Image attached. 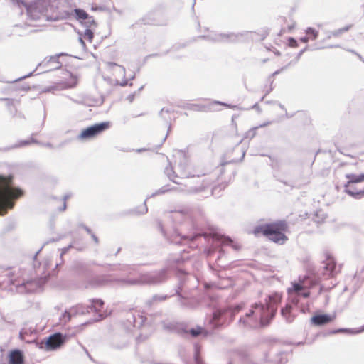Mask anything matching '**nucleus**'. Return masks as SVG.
Listing matches in <instances>:
<instances>
[{
	"label": "nucleus",
	"instance_id": "nucleus-2",
	"mask_svg": "<svg viewBox=\"0 0 364 364\" xmlns=\"http://www.w3.org/2000/svg\"><path fill=\"white\" fill-rule=\"evenodd\" d=\"M205 296L208 297L210 304L209 307L213 308V311L211 316L206 321V327L196 326L195 328H188L186 324V332L183 333V338H197L199 336L206 337L210 334L208 328L211 330H217L223 328L230 323L234 319L235 316L239 313L244 307L242 304H237L232 306H228L224 308H218L216 305V299L215 296L206 293Z\"/></svg>",
	"mask_w": 364,
	"mask_h": 364
},
{
	"label": "nucleus",
	"instance_id": "nucleus-31",
	"mask_svg": "<svg viewBox=\"0 0 364 364\" xmlns=\"http://www.w3.org/2000/svg\"><path fill=\"white\" fill-rule=\"evenodd\" d=\"M110 346L112 348L119 350L125 348L128 346V342L126 340H122L120 341L114 340L112 341Z\"/></svg>",
	"mask_w": 364,
	"mask_h": 364
},
{
	"label": "nucleus",
	"instance_id": "nucleus-61",
	"mask_svg": "<svg viewBox=\"0 0 364 364\" xmlns=\"http://www.w3.org/2000/svg\"><path fill=\"white\" fill-rule=\"evenodd\" d=\"M67 208L66 202H63V204L61 207H60L58 209L60 211H64Z\"/></svg>",
	"mask_w": 364,
	"mask_h": 364
},
{
	"label": "nucleus",
	"instance_id": "nucleus-55",
	"mask_svg": "<svg viewBox=\"0 0 364 364\" xmlns=\"http://www.w3.org/2000/svg\"><path fill=\"white\" fill-rule=\"evenodd\" d=\"M306 49H307V48L306 47V48H304V49H302V50H301L299 51V53L297 54V55L296 57V61H298L300 59L301 56L303 55V53L305 52V50Z\"/></svg>",
	"mask_w": 364,
	"mask_h": 364
},
{
	"label": "nucleus",
	"instance_id": "nucleus-32",
	"mask_svg": "<svg viewBox=\"0 0 364 364\" xmlns=\"http://www.w3.org/2000/svg\"><path fill=\"white\" fill-rule=\"evenodd\" d=\"M352 26H353L351 24H349V25L344 26L343 28L331 31L330 33V35L328 36V37L330 38L331 35L333 36H335V37H338V36H341V34H343V33L348 31L352 28Z\"/></svg>",
	"mask_w": 364,
	"mask_h": 364
},
{
	"label": "nucleus",
	"instance_id": "nucleus-4",
	"mask_svg": "<svg viewBox=\"0 0 364 364\" xmlns=\"http://www.w3.org/2000/svg\"><path fill=\"white\" fill-rule=\"evenodd\" d=\"M318 282V277L313 273H307L298 282H291V287L287 289L288 303L281 309V315L287 323H291L294 319V315L291 313L294 308L299 309L302 313L306 311V307L303 304L300 305L301 300L309 296V289L316 285Z\"/></svg>",
	"mask_w": 364,
	"mask_h": 364
},
{
	"label": "nucleus",
	"instance_id": "nucleus-34",
	"mask_svg": "<svg viewBox=\"0 0 364 364\" xmlns=\"http://www.w3.org/2000/svg\"><path fill=\"white\" fill-rule=\"evenodd\" d=\"M220 33L215 34L214 36H200L199 38L206 39L210 41L216 42V43H223V40H220Z\"/></svg>",
	"mask_w": 364,
	"mask_h": 364
},
{
	"label": "nucleus",
	"instance_id": "nucleus-1",
	"mask_svg": "<svg viewBox=\"0 0 364 364\" xmlns=\"http://www.w3.org/2000/svg\"><path fill=\"white\" fill-rule=\"evenodd\" d=\"M184 261L185 259L181 257L170 259L168 260L166 268L154 272L141 274L135 279H119L114 281L122 285L129 286L158 285L167 280L168 270H174L178 279L173 294L177 296V302L182 309H195L199 305L200 300L194 294L184 289L187 273L180 267Z\"/></svg>",
	"mask_w": 364,
	"mask_h": 364
},
{
	"label": "nucleus",
	"instance_id": "nucleus-8",
	"mask_svg": "<svg viewBox=\"0 0 364 364\" xmlns=\"http://www.w3.org/2000/svg\"><path fill=\"white\" fill-rule=\"evenodd\" d=\"M323 258V259L320 262V292L329 290L336 285L333 281L326 284L322 283V280L333 279L341 269V266L337 265L335 258L329 252L325 251Z\"/></svg>",
	"mask_w": 364,
	"mask_h": 364
},
{
	"label": "nucleus",
	"instance_id": "nucleus-57",
	"mask_svg": "<svg viewBox=\"0 0 364 364\" xmlns=\"http://www.w3.org/2000/svg\"><path fill=\"white\" fill-rule=\"evenodd\" d=\"M128 81H129V80H127V79H125V80H122V82L120 83V85L122 87H125V86H127V85L132 86V83H129V84Z\"/></svg>",
	"mask_w": 364,
	"mask_h": 364
},
{
	"label": "nucleus",
	"instance_id": "nucleus-30",
	"mask_svg": "<svg viewBox=\"0 0 364 364\" xmlns=\"http://www.w3.org/2000/svg\"><path fill=\"white\" fill-rule=\"evenodd\" d=\"M168 298L166 295H154L151 299L146 301V304L149 306H152L154 303L165 301Z\"/></svg>",
	"mask_w": 364,
	"mask_h": 364
},
{
	"label": "nucleus",
	"instance_id": "nucleus-6",
	"mask_svg": "<svg viewBox=\"0 0 364 364\" xmlns=\"http://www.w3.org/2000/svg\"><path fill=\"white\" fill-rule=\"evenodd\" d=\"M13 178L0 175V208L12 209L15 201L23 195V191L14 186Z\"/></svg>",
	"mask_w": 364,
	"mask_h": 364
},
{
	"label": "nucleus",
	"instance_id": "nucleus-9",
	"mask_svg": "<svg viewBox=\"0 0 364 364\" xmlns=\"http://www.w3.org/2000/svg\"><path fill=\"white\" fill-rule=\"evenodd\" d=\"M348 181L344 184V191L352 198L359 200L364 197V173H346Z\"/></svg>",
	"mask_w": 364,
	"mask_h": 364
},
{
	"label": "nucleus",
	"instance_id": "nucleus-44",
	"mask_svg": "<svg viewBox=\"0 0 364 364\" xmlns=\"http://www.w3.org/2000/svg\"><path fill=\"white\" fill-rule=\"evenodd\" d=\"M33 72H34V71L31 72V73H29L28 74H27V75H24V76H22V77H18V78H17V79H15V80H14L7 81L6 82H7V83H14V82H16L21 81V80H23V79L26 78V77H28L32 76V75H33Z\"/></svg>",
	"mask_w": 364,
	"mask_h": 364
},
{
	"label": "nucleus",
	"instance_id": "nucleus-62",
	"mask_svg": "<svg viewBox=\"0 0 364 364\" xmlns=\"http://www.w3.org/2000/svg\"><path fill=\"white\" fill-rule=\"evenodd\" d=\"M78 40H79V42L80 43L81 46H82V48H85V46H86L85 43L81 36L79 37Z\"/></svg>",
	"mask_w": 364,
	"mask_h": 364
},
{
	"label": "nucleus",
	"instance_id": "nucleus-43",
	"mask_svg": "<svg viewBox=\"0 0 364 364\" xmlns=\"http://www.w3.org/2000/svg\"><path fill=\"white\" fill-rule=\"evenodd\" d=\"M318 336V333H315L313 334V338L310 337L309 336V334H307L306 337V339H305V341H304V343L306 344H311L313 343V341H314V339Z\"/></svg>",
	"mask_w": 364,
	"mask_h": 364
},
{
	"label": "nucleus",
	"instance_id": "nucleus-56",
	"mask_svg": "<svg viewBox=\"0 0 364 364\" xmlns=\"http://www.w3.org/2000/svg\"><path fill=\"white\" fill-rule=\"evenodd\" d=\"M72 247L71 245H68V247H64L63 250H62V252L60 254V258L62 259V257L64 254L67 253V252L69 250V249Z\"/></svg>",
	"mask_w": 364,
	"mask_h": 364
},
{
	"label": "nucleus",
	"instance_id": "nucleus-48",
	"mask_svg": "<svg viewBox=\"0 0 364 364\" xmlns=\"http://www.w3.org/2000/svg\"><path fill=\"white\" fill-rule=\"evenodd\" d=\"M58 240H55V239H52L50 240V242H55L57 241ZM49 241H48L47 242L44 243L43 245L36 252V254L34 255L33 256V260H36V258H37V256L39 254V252L41 251V250L43 249V247L47 244L48 243Z\"/></svg>",
	"mask_w": 364,
	"mask_h": 364
},
{
	"label": "nucleus",
	"instance_id": "nucleus-49",
	"mask_svg": "<svg viewBox=\"0 0 364 364\" xmlns=\"http://www.w3.org/2000/svg\"><path fill=\"white\" fill-rule=\"evenodd\" d=\"M79 226H80V227H81L82 228H83V229L86 231V232H87V234H89L90 235H91L92 234H93V232H92V230H91L89 227H87V225H85V224L81 223V224H80V225H79Z\"/></svg>",
	"mask_w": 364,
	"mask_h": 364
},
{
	"label": "nucleus",
	"instance_id": "nucleus-25",
	"mask_svg": "<svg viewBox=\"0 0 364 364\" xmlns=\"http://www.w3.org/2000/svg\"><path fill=\"white\" fill-rule=\"evenodd\" d=\"M336 317V314H331L322 313L320 311V326L328 324L334 321Z\"/></svg>",
	"mask_w": 364,
	"mask_h": 364
},
{
	"label": "nucleus",
	"instance_id": "nucleus-22",
	"mask_svg": "<svg viewBox=\"0 0 364 364\" xmlns=\"http://www.w3.org/2000/svg\"><path fill=\"white\" fill-rule=\"evenodd\" d=\"M187 109L196 112H212L214 110L213 102L210 104H190L187 106Z\"/></svg>",
	"mask_w": 364,
	"mask_h": 364
},
{
	"label": "nucleus",
	"instance_id": "nucleus-19",
	"mask_svg": "<svg viewBox=\"0 0 364 364\" xmlns=\"http://www.w3.org/2000/svg\"><path fill=\"white\" fill-rule=\"evenodd\" d=\"M8 364H24L23 352L18 349L14 348L9 351L8 355Z\"/></svg>",
	"mask_w": 364,
	"mask_h": 364
},
{
	"label": "nucleus",
	"instance_id": "nucleus-11",
	"mask_svg": "<svg viewBox=\"0 0 364 364\" xmlns=\"http://www.w3.org/2000/svg\"><path fill=\"white\" fill-rule=\"evenodd\" d=\"M110 127L111 122L108 121L95 123L82 129L77 136V139L81 141L90 140L109 129Z\"/></svg>",
	"mask_w": 364,
	"mask_h": 364
},
{
	"label": "nucleus",
	"instance_id": "nucleus-24",
	"mask_svg": "<svg viewBox=\"0 0 364 364\" xmlns=\"http://www.w3.org/2000/svg\"><path fill=\"white\" fill-rule=\"evenodd\" d=\"M215 242L217 246L220 245H230L232 246L235 250H237L238 247L233 244V241L229 237L220 236L215 238Z\"/></svg>",
	"mask_w": 364,
	"mask_h": 364
},
{
	"label": "nucleus",
	"instance_id": "nucleus-28",
	"mask_svg": "<svg viewBox=\"0 0 364 364\" xmlns=\"http://www.w3.org/2000/svg\"><path fill=\"white\" fill-rule=\"evenodd\" d=\"M31 143L40 144L39 141H38L36 139H33V138L31 140H28V139L21 140L18 143L15 144L13 146H11V147L8 148L7 150L11 149H16V148H19V147L26 146L31 144Z\"/></svg>",
	"mask_w": 364,
	"mask_h": 364
},
{
	"label": "nucleus",
	"instance_id": "nucleus-54",
	"mask_svg": "<svg viewBox=\"0 0 364 364\" xmlns=\"http://www.w3.org/2000/svg\"><path fill=\"white\" fill-rule=\"evenodd\" d=\"M92 11H102L105 10V6H92Z\"/></svg>",
	"mask_w": 364,
	"mask_h": 364
},
{
	"label": "nucleus",
	"instance_id": "nucleus-38",
	"mask_svg": "<svg viewBox=\"0 0 364 364\" xmlns=\"http://www.w3.org/2000/svg\"><path fill=\"white\" fill-rule=\"evenodd\" d=\"M77 78L71 74L69 81L66 82L67 87H68V88L75 87L77 85Z\"/></svg>",
	"mask_w": 364,
	"mask_h": 364
},
{
	"label": "nucleus",
	"instance_id": "nucleus-35",
	"mask_svg": "<svg viewBox=\"0 0 364 364\" xmlns=\"http://www.w3.org/2000/svg\"><path fill=\"white\" fill-rule=\"evenodd\" d=\"M213 106L215 105H222V106H224L227 108L232 109H239V107L237 105H233L228 104V103L221 102L219 100L213 101Z\"/></svg>",
	"mask_w": 364,
	"mask_h": 364
},
{
	"label": "nucleus",
	"instance_id": "nucleus-52",
	"mask_svg": "<svg viewBox=\"0 0 364 364\" xmlns=\"http://www.w3.org/2000/svg\"><path fill=\"white\" fill-rule=\"evenodd\" d=\"M147 338L146 336L139 335L136 337V340L138 343L144 341Z\"/></svg>",
	"mask_w": 364,
	"mask_h": 364
},
{
	"label": "nucleus",
	"instance_id": "nucleus-53",
	"mask_svg": "<svg viewBox=\"0 0 364 364\" xmlns=\"http://www.w3.org/2000/svg\"><path fill=\"white\" fill-rule=\"evenodd\" d=\"M136 94V92H134V93H132L130 95H129L127 97V100L130 102L132 103L134 100V98H135V95Z\"/></svg>",
	"mask_w": 364,
	"mask_h": 364
},
{
	"label": "nucleus",
	"instance_id": "nucleus-47",
	"mask_svg": "<svg viewBox=\"0 0 364 364\" xmlns=\"http://www.w3.org/2000/svg\"><path fill=\"white\" fill-rule=\"evenodd\" d=\"M168 53V50H166V52L161 53H152V54L148 55L146 57V58L147 59V58H154V57H161V56L166 55Z\"/></svg>",
	"mask_w": 364,
	"mask_h": 364
},
{
	"label": "nucleus",
	"instance_id": "nucleus-14",
	"mask_svg": "<svg viewBox=\"0 0 364 364\" xmlns=\"http://www.w3.org/2000/svg\"><path fill=\"white\" fill-rule=\"evenodd\" d=\"M66 55H68V54L65 53H60L49 58H46L38 64L37 68H43V70L41 71V73H48L58 70L62 67V63L59 61V58Z\"/></svg>",
	"mask_w": 364,
	"mask_h": 364
},
{
	"label": "nucleus",
	"instance_id": "nucleus-46",
	"mask_svg": "<svg viewBox=\"0 0 364 364\" xmlns=\"http://www.w3.org/2000/svg\"><path fill=\"white\" fill-rule=\"evenodd\" d=\"M288 45L290 47L296 48V47L298 46V42H297V41L294 38L289 37L288 38Z\"/></svg>",
	"mask_w": 364,
	"mask_h": 364
},
{
	"label": "nucleus",
	"instance_id": "nucleus-5",
	"mask_svg": "<svg viewBox=\"0 0 364 364\" xmlns=\"http://www.w3.org/2000/svg\"><path fill=\"white\" fill-rule=\"evenodd\" d=\"M90 304L85 305L82 304H78L75 306L70 307L69 309L65 310L64 314L60 318V322L66 323L69 322L73 316L77 315H85L92 311L96 313L97 318L93 319L92 321H87L85 323L87 325L92 322H97L102 321L107 316V314L101 312V309L105 305V301L101 299H90Z\"/></svg>",
	"mask_w": 364,
	"mask_h": 364
},
{
	"label": "nucleus",
	"instance_id": "nucleus-64",
	"mask_svg": "<svg viewBox=\"0 0 364 364\" xmlns=\"http://www.w3.org/2000/svg\"><path fill=\"white\" fill-rule=\"evenodd\" d=\"M132 269V267L129 266V265H123L122 267L121 268L122 270H129V269Z\"/></svg>",
	"mask_w": 364,
	"mask_h": 364
},
{
	"label": "nucleus",
	"instance_id": "nucleus-20",
	"mask_svg": "<svg viewBox=\"0 0 364 364\" xmlns=\"http://www.w3.org/2000/svg\"><path fill=\"white\" fill-rule=\"evenodd\" d=\"M158 225L164 237L171 243L180 245L183 240H187L186 236H182L176 232L173 233L171 236H168L164 231L161 222H159Z\"/></svg>",
	"mask_w": 364,
	"mask_h": 364
},
{
	"label": "nucleus",
	"instance_id": "nucleus-7",
	"mask_svg": "<svg viewBox=\"0 0 364 364\" xmlns=\"http://www.w3.org/2000/svg\"><path fill=\"white\" fill-rule=\"evenodd\" d=\"M288 225L285 220H277L272 223L257 225L254 228V234H262L271 241L277 244H284L287 240L284 232Z\"/></svg>",
	"mask_w": 364,
	"mask_h": 364
},
{
	"label": "nucleus",
	"instance_id": "nucleus-37",
	"mask_svg": "<svg viewBox=\"0 0 364 364\" xmlns=\"http://www.w3.org/2000/svg\"><path fill=\"white\" fill-rule=\"evenodd\" d=\"M82 23L85 26L86 28H90V27H91L92 26H97L96 21H95L93 17L91 16H89L88 18H87V19L82 22Z\"/></svg>",
	"mask_w": 364,
	"mask_h": 364
},
{
	"label": "nucleus",
	"instance_id": "nucleus-58",
	"mask_svg": "<svg viewBox=\"0 0 364 364\" xmlns=\"http://www.w3.org/2000/svg\"><path fill=\"white\" fill-rule=\"evenodd\" d=\"M90 236L92 238V240L95 244H97V245L99 244V239L94 233L92 234Z\"/></svg>",
	"mask_w": 364,
	"mask_h": 364
},
{
	"label": "nucleus",
	"instance_id": "nucleus-40",
	"mask_svg": "<svg viewBox=\"0 0 364 364\" xmlns=\"http://www.w3.org/2000/svg\"><path fill=\"white\" fill-rule=\"evenodd\" d=\"M291 63H289L288 65H287L286 66L284 67H282V68L280 69H278L276 71H274L269 77V80L270 81L271 84L273 83V80H272V77H273L274 76H276L279 74H280L283 70H284L289 65H290Z\"/></svg>",
	"mask_w": 364,
	"mask_h": 364
},
{
	"label": "nucleus",
	"instance_id": "nucleus-26",
	"mask_svg": "<svg viewBox=\"0 0 364 364\" xmlns=\"http://www.w3.org/2000/svg\"><path fill=\"white\" fill-rule=\"evenodd\" d=\"M73 14L75 18L82 23L90 16L84 9L80 8L75 9L73 11Z\"/></svg>",
	"mask_w": 364,
	"mask_h": 364
},
{
	"label": "nucleus",
	"instance_id": "nucleus-27",
	"mask_svg": "<svg viewBox=\"0 0 364 364\" xmlns=\"http://www.w3.org/2000/svg\"><path fill=\"white\" fill-rule=\"evenodd\" d=\"M193 360L194 364H204L201 357V346L197 343L194 344Z\"/></svg>",
	"mask_w": 364,
	"mask_h": 364
},
{
	"label": "nucleus",
	"instance_id": "nucleus-21",
	"mask_svg": "<svg viewBox=\"0 0 364 364\" xmlns=\"http://www.w3.org/2000/svg\"><path fill=\"white\" fill-rule=\"evenodd\" d=\"M361 327L358 328H336L328 332H321L320 331V336H327L329 335L336 334V333H346V334H358L363 333V331H360Z\"/></svg>",
	"mask_w": 364,
	"mask_h": 364
},
{
	"label": "nucleus",
	"instance_id": "nucleus-45",
	"mask_svg": "<svg viewBox=\"0 0 364 364\" xmlns=\"http://www.w3.org/2000/svg\"><path fill=\"white\" fill-rule=\"evenodd\" d=\"M110 282H111V280H109L107 278H105V277L97 278L95 279V282L98 285H103V284L109 283Z\"/></svg>",
	"mask_w": 364,
	"mask_h": 364
},
{
	"label": "nucleus",
	"instance_id": "nucleus-12",
	"mask_svg": "<svg viewBox=\"0 0 364 364\" xmlns=\"http://www.w3.org/2000/svg\"><path fill=\"white\" fill-rule=\"evenodd\" d=\"M48 5V0H31L30 3L24 1V4H21L28 16L34 21L40 18L41 14L47 11Z\"/></svg>",
	"mask_w": 364,
	"mask_h": 364
},
{
	"label": "nucleus",
	"instance_id": "nucleus-39",
	"mask_svg": "<svg viewBox=\"0 0 364 364\" xmlns=\"http://www.w3.org/2000/svg\"><path fill=\"white\" fill-rule=\"evenodd\" d=\"M84 37L87 38L90 42H92L94 38V33L90 28H85L84 31Z\"/></svg>",
	"mask_w": 364,
	"mask_h": 364
},
{
	"label": "nucleus",
	"instance_id": "nucleus-10",
	"mask_svg": "<svg viewBox=\"0 0 364 364\" xmlns=\"http://www.w3.org/2000/svg\"><path fill=\"white\" fill-rule=\"evenodd\" d=\"M68 338L67 335L57 332L38 342L36 346L40 349L53 351L60 349L65 344Z\"/></svg>",
	"mask_w": 364,
	"mask_h": 364
},
{
	"label": "nucleus",
	"instance_id": "nucleus-17",
	"mask_svg": "<svg viewBox=\"0 0 364 364\" xmlns=\"http://www.w3.org/2000/svg\"><path fill=\"white\" fill-rule=\"evenodd\" d=\"M178 170L181 175V178H189L191 176V173L187 171L188 168V159L186 154L182 151L178 152Z\"/></svg>",
	"mask_w": 364,
	"mask_h": 364
},
{
	"label": "nucleus",
	"instance_id": "nucleus-59",
	"mask_svg": "<svg viewBox=\"0 0 364 364\" xmlns=\"http://www.w3.org/2000/svg\"><path fill=\"white\" fill-rule=\"evenodd\" d=\"M272 90H273V87H272V86L271 85L269 89H267V90L266 91L264 95L262 97L261 100H263L264 97L267 96L270 92H272Z\"/></svg>",
	"mask_w": 364,
	"mask_h": 364
},
{
	"label": "nucleus",
	"instance_id": "nucleus-63",
	"mask_svg": "<svg viewBox=\"0 0 364 364\" xmlns=\"http://www.w3.org/2000/svg\"><path fill=\"white\" fill-rule=\"evenodd\" d=\"M301 41L303 42V43H307L308 41L309 40V38H308V36L306 35L304 37H301L300 38Z\"/></svg>",
	"mask_w": 364,
	"mask_h": 364
},
{
	"label": "nucleus",
	"instance_id": "nucleus-60",
	"mask_svg": "<svg viewBox=\"0 0 364 364\" xmlns=\"http://www.w3.org/2000/svg\"><path fill=\"white\" fill-rule=\"evenodd\" d=\"M218 253H219V256L218 257V259H220V257L224 255L225 254V251L223 249L220 248L219 250H218Z\"/></svg>",
	"mask_w": 364,
	"mask_h": 364
},
{
	"label": "nucleus",
	"instance_id": "nucleus-15",
	"mask_svg": "<svg viewBox=\"0 0 364 364\" xmlns=\"http://www.w3.org/2000/svg\"><path fill=\"white\" fill-rule=\"evenodd\" d=\"M247 31L239 33H220V40H223V43H237L245 42L247 39Z\"/></svg>",
	"mask_w": 364,
	"mask_h": 364
},
{
	"label": "nucleus",
	"instance_id": "nucleus-13",
	"mask_svg": "<svg viewBox=\"0 0 364 364\" xmlns=\"http://www.w3.org/2000/svg\"><path fill=\"white\" fill-rule=\"evenodd\" d=\"M168 191L183 192V191H185V190L181 188H179V187L171 186L168 184V185H165L163 187H161V188H159V190L156 191L154 193H151V195L150 196L147 197L146 199L144 200V204H143L142 206L138 207L136 209L129 210V213H130V214H140V215H143V214L146 213L148 212V208H147V205H146V200L149 198L154 197V196H156L157 195H161V194H164V193H167Z\"/></svg>",
	"mask_w": 364,
	"mask_h": 364
},
{
	"label": "nucleus",
	"instance_id": "nucleus-3",
	"mask_svg": "<svg viewBox=\"0 0 364 364\" xmlns=\"http://www.w3.org/2000/svg\"><path fill=\"white\" fill-rule=\"evenodd\" d=\"M278 294L269 295L266 303H255L245 316H241L238 325L248 328H264L269 325L277 314V306L281 302Z\"/></svg>",
	"mask_w": 364,
	"mask_h": 364
},
{
	"label": "nucleus",
	"instance_id": "nucleus-33",
	"mask_svg": "<svg viewBox=\"0 0 364 364\" xmlns=\"http://www.w3.org/2000/svg\"><path fill=\"white\" fill-rule=\"evenodd\" d=\"M6 277L9 279V283L11 285H16V278L18 277V273L16 270H10L7 274Z\"/></svg>",
	"mask_w": 364,
	"mask_h": 364
},
{
	"label": "nucleus",
	"instance_id": "nucleus-50",
	"mask_svg": "<svg viewBox=\"0 0 364 364\" xmlns=\"http://www.w3.org/2000/svg\"><path fill=\"white\" fill-rule=\"evenodd\" d=\"M14 5L21 8V4H24L23 0H9Z\"/></svg>",
	"mask_w": 364,
	"mask_h": 364
},
{
	"label": "nucleus",
	"instance_id": "nucleus-51",
	"mask_svg": "<svg viewBox=\"0 0 364 364\" xmlns=\"http://www.w3.org/2000/svg\"><path fill=\"white\" fill-rule=\"evenodd\" d=\"M0 101H6L8 107L11 106L14 103V100L11 98H0Z\"/></svg>",
	"mask_w": 364,
	"mask_h": 364
},
{
	"label": "nucleus",
	"instance_id": "nucleus-18",
	"mask_svg": "<svg viewBox=\"0 0 364 364\" xmlns=\"http://www.w3.org/2000/svg\"><path fill=\"white\" fill-rule=\"evenodd\" d=\"M38 287L37 282L29 279L16 284V291L19 294H30L33 292Z\"/></svg>",
	"mask_w": 364,
	"mask_h": 364
},
{
	"label": "nucleus",
	"instance_id": "nucleus-42",
	"mask_svg": "<svg viewBox=\"0 0 364 364\" xmlns=\"http://www.w3.org/2000/svg\"><path fill=\"white\" fill-rule=\"evenodd\" d=\"M205 191L204 187L200 186V187H191L188 190H187L188 193H199L202 191Z\"/></svg>",
	"mask_w": 364,
	"mask_h": 364
},
{
	"label": "nucleus",
	"instance_id": "nucleus-23",
	"mask_svg": "<svg viewBox=\"0 0 364 364\" xmlns=\"http://www.w3.org/2000/svg\"><path fill=\"white\" fill-rule=\"evenodd\" d=\"M171 112V109H169L168 108H162L159 113V117L164 119V121L165 122V123L166 124H168L167 133H166V136L164 137V139H162L161 144H163L166 141V139L169 134V132L171 130V124H170L171 118L169 117V114Z\"/></svg>",
	"mask_w": 364,
	"mask_h": 364
},
{
	"label": "nucleus",
	"instance_id": "nucleus-36",
	"mask_svg": "<svg viewBox=\"0 0 364 364\" xmlns=\"http://www.w3.org/2000/svg\"><path fill=\"white\" fill-rule=\"evenodd\" d=\"M306 35L309 39L314 40L317 37L318 32L314 28L309 27L306 30Z\"/></svg>",
	"mask_w": 364,
	"mask_h": 364
},
{
	"label": "nucleus",
	"instance_id": "nucleus-29",
	"mask_svg": "<svg viewBox=\"0 0 364 364\" xmlns=\"http://www.w3.org/2000/svg\"><path fill=\"white\" fill-rule=\"evenodd\" d=\"M165 174L168 177V178L176 184H181L180 182L175 181L173 178H172V176L178 177V175L176 174L173 167L171 165V163H169V166L166 167L164 170Z\"/></svg>",
	"mask_w": 364,
	"mask_h": 364
},
{
	"label": "nucleus",
	"instance_id": "nucleus-41",
	"mask_svg": "<svg viewBox=\"0 0 364 364\" xmlns=\"http://www.w3.org/2000/svg\"><path fill=\"white\" fill-rule=\"evenodd\" d=\"M311 323L314 326H318V310L316 311L311 318Z\"/></svg>",
	"mask_w": 364,
	"mask_h": 364
},
{
	"label": "nucleus",
	"instance_id": "nucleus-16",
	"mask_svg": "<svg viewBox=\"0 0 364 364\" xmlns=\"http://www.w3.org/2000/svg\"><path fill=\"white\" fill-rule=\"evenodd\" d=\"M163 328L170 333H176L182 336L186 332V323L183 322H164Z\"/></svg>",
	"mask_w": 364,
	"mask_h": 364
}]
</instances>
